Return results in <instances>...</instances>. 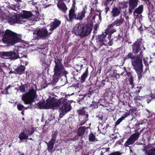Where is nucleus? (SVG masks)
<instances>
[{
	"instance_id": "1",
	"label": "nucleus",
	"mask_w": 155,
	"mask_h": 155,
	"mask_svg": "<svg viewBox=\"0 0 155 155\" xmlns=\"http://www.w3.org/2000/svg\"><path fill=\"white\" fill-rule=\"evenodd\" d=\"M21 36L10 30L7 29L2 39L3 42L8 45H13L20 41Z\"/></svg>"
},
{
	"instance_id": "2",
	"label": "nucleus",
	"mask_w": 155,
	"mask_h": 155,
	"mask_svg": "<svg viewBox=\"0 0 155 155\" xmlns=\"http://www.w3.org/2000/svg\"><path fill=\"white\" fill-rule=\"evenodd\" d=\"M92 28L91 25H86L83 24H77L74 27L73 31L76 35L84 37L89 34Z\"/></svg>"
},
{
	"instance_id": "3",
	"label": "nucleus",
	"mask_w": 155,
	"mask_h": 155,
	"mask_svg": "<svg viewBox=\"0 0 155 155\" xmlns=\"http://www.w3.org/2000/svg\"><path fill=\"white\" fill-rule=\"evenodd\" d=\"M33 16V14L29 12L25 11L24 12L23 15H18L13 16L9 20L8 22L11 25L14 23L23 24L26 21V18Z\"/></svg>"
},
{
	"instance_id": "4",
	"label": "nucleus",
	"mask_w": 155,
	"mask_h": 155,
	"mask_svg": "<svg viewBox=\"0 0 155 155\" xmlns=\"http://www.w3.org/2000/svg\"><path fill=\"white\" fill-rule=\"evenodd\" d=\"M54 74L53 75V80L54 82H56L60 78L63 73L65 74L67 72L64 70V67L60 61L57 60L55 62V65L54 68Z\"/></svg>"
},
{
	"instance_id": "5",
	"label": "nucleus",
	"mask_w": 155,
	"mask_h": 155,
	"mask_svg": "<svg viewBox=\"0 0 155 155\" xmlns=\"http://www.w3.org/2000/svg\"><path fill=\"white\" fill-rule=\"evenodd\" d=\"M132 64L137 74L139 79L140 80L142 78L143 74L142 57L136 58L133 59Z\"/></svg>"
},
{
	"instance_id": "6",
	"label": "nucleus",
	"mask_w": 155,
	"mask_h": 155,
	"mask_svg": "<svg viewBox=\"0 0 155 155\" xmlns=\"http://www.w3.org/2000/svg\"><path fill=\"white\" fill-rule=\"evenodd\" d=\"M66 99L63 98L60 99L53 98L48 99L46 100V106L48 108L52 109H56L59 107L62 103L66 102Z\"/></svg>"
},
{
	"instance_id": "7",
	"label": "nucleus",
	"mask_w": 155,
	"mask_h": 155,
	"mask_svg": "<svg viewBox=\"0 0 155 155\" xmlns=\"http://www.w3.org/2000/svg\"><path fill=\"white\" fill-rule=\"evenodd\" d=\"M36 96L35 91L34 89H31L29 92L23 94L21 99L25 104H30L34 101Z\"/></svg>"
},
{
	"instance_id": "8",
	"label": "nucleus",
	"mask_w": 155,
	"mask_h": 155,
	"mask_svg": "<svg viewBox=\"0 0 155 155\" xmlns=\"http://www.w3.org/2000/svg\"><path fill=\"white\" fill-rule=\"evenodd\" d=\"M51 33H48L47 29L44 28L37 29L33 32L34 38L35 39H37L40 38H47Z\"/></svg>"
},
{
	"instance_id": "9",
	"label": "nucleus",
	"mask_w": 155,
	"mask_h": 155,
	"mask_svg": "<svg viewBox=\"0 0 155 155\" xmlns=\"http://www.w3.org/2000/svg\"><path fill=\"white\" fill-rule=\"evenodd\" d=\"M133 51L134 54H139L137 56L135 57L134 58H139L140 57H142V55L143 51L145 50L143 45L140 42H136L133 45H132Z\"/></svg>"
},
{
	"instance_id": "10",
	"label": "nucleus",
	"mask_w": 155,
	"mask_h": 155,
	"mask_svg": "<svg viewBox=\"0 0 155 155\" xmlns=\"http://www.w3.org/2000/svg\"><path fill=\"white\" fill-rule=\"evenodd\" d=\"M106 33H104L99 37V41L101 42L102 45L111 46L113 44L112 39H111V35L107 37Z\"/></svg>"
},
{
	"instance_id": "11",
	"label": "nucleus",
	"mask_w": 155,
	"mask_h": 155,
	"mask_svg": "<svg viewBox=\"0 0 155 155\" xmlns=\"http://www.w3.org/2000/svg\"><path fill=\"white\" fill-rule=\"evenodd\" d=\"M21 53L19 51L18 52L14 51L13 52H0L1 55L4 57H8V58L12 59H16L18 57L20 58H22V57L20 55Z\"/></svg>"
},
{
	"instance_id": "12",
	"label": "nucleus",
	"mask_w": 155,
	"mask_h": 155,
	"mask_svg": "<svg viewBox=\"0 0 155 155\" xmlns=\"http://www.w3.org/2000/svg\"><path fill=\"white\" fill-rule=\"evenodd\" d=\"M62 105L60 107L59 112V117L62 118L67 112L69 111L71 109V106L70 104L67 103V100L64 103H62Z\"/></svg>"
},
{
	"instance_id": "13",
	"label": "nucleus",
	"mask_w": 155,
	"mask_h": 155,
	"mask_svg": "<svg viewBox=\"0 0 155 155\" xmlns=\"http://www.w3.org/2000/svg\"><path fill=\"white\" fill-rule=\"evenodd\" d=\"M140 133L139 132H137L133 134L128 139L125 143V146H127L128 145L133 143L135 141L139 138Z\"/></svg>"
},
{
	"instance_id": "14",
	"label": "nucleus",
	"mask_w": 155,
	"mask_h": 155,
	"mask_svg": "<svg viewBox=\"0 0 155 155\" xmlns=\"http://www.w3.org/2000/svg\"><path fill=\"white\" fill-rule=\"evenodd\" d=\"M139 0H129V12L131 14L133 10L137 7Z\"/></svg>"
},
{
	"instance_id": "15",
	"label": "nucleus",
	"mask_w": 155,
	"mask_h": 155,
	"mask_svg": "<svg viewBox=\"0 0 155 155\" xmlns=\"http://www.w3.org/2000/svg\"><path fill=\"white\" fill-rule=\"evenodd\" d=\"M57 5L58 7L61 11L64 13L66 12L67 8L63 0H59Z\"/></svg>"
},
{
	"instance_id": "16",
	"label": "nucleus",
	"mask_w": 155,
	"mask_h": 155,
	"mask_svg": "<svg viewBox=\"0 0 155 155\" xmlns=\"http://www.w3.org/2000/svg\"><path fill=\"white\" fill-rule=\"evenodd\" d=\"M107 126H108V125L105 123L103 124L102 123L99 124L97 127L98 130L100 133L104 134L106 132Z\"/></svg>"
},
{
	"instance_id": "17",
	"label": "nucleus",
	"mask_w": 155,
	"mask_h": 155,
	"mask_svg": "<svg viewBox=\"0 0 155 155\" xmlns=\"http://www.w3.org/2000/svg\"><path fill=\"white\" fill-rule=\"evenodd\" d=\"M61 22L60 21L55 19L50 24L51 28L50 30L52 31L58 27L60 24Z\"/></svg>"
},
{
	"instance_id": "18",
	"label": "nucleus",
	"mask_w": 155,
	"mask_h": 155,
	"mask_svg": "<svg viewBox=\"0 0 155 155\" xmlns=\"http://www.w3.org/2000/svg\"><path fill=\"white\" fill-rule=\"evenodd\" d=\"M74 8V4H73L72 7L69 11V20L70 21H72L74 18H75V16H76V15L75 14V10Z\"/></svg>"
},
{
	"instance_id": "19",
	"label": "nucleus",
	"mask_w": 155,
	"mask_h": 155,
	"mask_svg": "<svg viewBox=\"0 0 155 155\" xmlns=\"http://www.w3.org/2000/svg\"><path fill=\"white\" fill-rule=\"evenodd\" d=\"M55 141V139L54 138H52L48 143H47L48 145V151L52 152V149L53 148L54 144Z\"/></svg>"
},
{
	"instance_id": "20",
	"label": "nucleus",
	"mask_w": 155,
	"mask_h": 155,
	"mask_svg": "<svg viewBox=\"0 0 155 155\" xmlns=\"http://www.w3.org/2000/svg\"><path fill=\"white\" fill-rule=\"evenodd\" d=\"M120 13V11L118 8L114 7L112 9L111 15L113 17H115L118 16Z\"/></svg>"
},
{
	"instance_id": "21",
	"label": "nucleus",
	"mask_w": 155,
	"mask_h": 155,
	"mask_svg": "<svg viewBox=\"0 0 155 155\" xmlns=\"http://www.w3.org/2000/svg\"><path fill=\"white\" fill-rule=\"evenodd\" d=\"M86 13V11L84 9L81 12L79 13L78 15L75 16V18L77 20H82L85 17V14Z\"/></svg>"
},
{
	"instance_id": "22",
	"label": "nucleus",
	"mask_w": 155,
	"mask_h": 155,
	"mask_svg": "<svg viewBox=\"0 0 155 155\" xmlns=\"http://www.w3.org/2000/svg\"><path fill=\"white\" fill-rule=\"evenodd\" d=\"M143 5H141L139 6L134 10V17L136 16V13L140 14L142 13L143 10Z\"/></svg>"
},
{
	"instance_id": "23",
	"label": "nucleus",
	"mask_w": 155,
	"mask_h": 155,
	"mask_svg": "<svg viewBox=\"0 0 155 155\" xmlns=\"http://www.w3.org/2000/svg\"><path fill=\"white\" fill-rule=\"evenodd\" d=\"M144 150L146 151L147 155H155V150L154 149L149 148L146 150L145 149Z\"/></svg>"
},
{
	"instance_id": "24",
	"label": "nucleus",
	"mask_w": 155,
	"mask_h": 155,
	"mask_svg": "<svg viewBox=\"0 0 155 155\" xmlns=\"http://www.w3.org/2000/svg\"><path fill=\"white\" fill-rule=\"evenodd\" d=\"M19 138L20 140H23L27 139L28 138V135L27 134V132L26 133L24 132H22L19 135Z\"/></svg>"
},
{
	"instance_id": "25",
	"label": "nucleus",
	"mask_w": 155,
	"mask_h": 155,
	"mask_svg": "<svg viewBox=\"0 0 155 155\" xmlns=\"http://www.w3.org/2000/svg\"><path fill=\"white\" fill-rule=\"evenodd\" d=\"M88 75L87 70H86L81 77V82H84Z\"/></svg>"
},
{
	"instance_id": "26",
	"label": "nucleus",
	"mask_w": 155,
	"mask_h": 155,
	"mask_svg": "<svg viewBox=\"0 0 155 155\" xmlns=\"http://www.w3.org/2000/svg\"><path fill=\"white\" fill-rule=\"evenodd\" d=\"M116 26H119L121 25L124 22V20L122 18L120 19H117L114 21Z\"/></svg>"
},
{
	"instance_id": "27",
	"label": "nucleus",
	"mask_w": 155,
	"mask_h": 155,
	"mask_svg": "<svg viewBox=\"0 0 155 155\" xmlns=\"http://www.w3.org/2000/svg\"><path fill=\"white\" fill-rule=\"evenodd\" d=\"M85 129V128L84 127H81L79 128L78 131L79 136H81L84 134Z\"/></svg>"
},
{
	"instance_id": "28",
	"label": "nucleus",
	"mask_w": 155,
	"mask_h": 155,
	"mask_svg": "<svg viewBox=\"0 0 155 155\" xmlns=\"http://www.w3.org/2000/svg\"><path fill=\"white\" fill-rule=\"evenodd\" d=\"M127 2H120L119 5V8H127Z\"/></svg>"
},
{
	"instance_id": "29",
	"label": "nucleus",
	"mask_w": 155,
	"mask_h": 155,
	"mask_svg": "<svg viewBox=\"0 0 155 155\" xmlns=\"http://www.w3.org/2000/svg\"><path fill=\"white\" fill-rule=\"evenodd\" d=\"M116 30L113 28H107L106 30V31L105 33H106L107 34V35L108 34L109 35H110L112 34H113L114 32L116 31Z\"/></svg>"
},
{
	"instance_id": "30",
	"label": "nucleus",
	"mask_w": 155,
	"mask_h": 155,
	"mask_svg": "<svg viewBox=\"0 0 155 155\" xmlns=\"http://www.w3.org/2000/svg\"><path fill=\"white\" fill-rule=\"evenodd\" d=\"M77 112L78 114L81 115L86 114V117H88V115H87V112H86L84 110V109H80L77 111Z\"/></svg>"
},
{
	"instance_id": "31",
	"label": "nucleus",
	"mask_w": 155,
	"mask_h": 155,
	"mask_svg": "<svg viewBox=\"0 0 155 155\" xmlns=\"http://www.w3.org/2000/svg\"><path fill=\"white\" fill-rule=\"evenodd\" d=\"M89 139L90 141H94L95 140V136L93 134H91L89 136Z\"/></svg>"
},
{
	"instance_id": "32",
	"label": "nucleus",
	"mask_w": 155,
	"mask_h": 155,
	"mask_svg": "<svg viewBox=\"0 0 155 155\" xmlns=\"http://www.w3.org/2000/svg\"><path fill=\"white\" fill-rule=\"evenodd\" d=\"M143 98V97H140V96H137L134 98V100L136 102H139V101L142 100Z\"/></svg>"
},
{
	"instance_id": "33",
	"label": "nucleus",
	"mask_w": 155,
	"mask_h": 155,
	"mask_svg": "<svg viewBox=\"0 0 155 155\" xmlns=\"http://www.w3.org/2000/svg\"><path fill=\"white\" fill-rule=\"evenodd\" d=\"M24 106L20 104H18L17 105V108L19 110H22Z\"/></svg>"
},
{
	"instance_id": "34",
	"label": "nucleus",
	"mask_w": 155,
	"mask_h": 155,
	"mask_svg": "<svg viewBox=\"0 0 155 155\" xmlns=\"http://www.w3.org/2000/svg\"><path fill=\"white\" fill-rule=\"evenodd\" d=\"M20 61L21 62V65L22 66H25V65H26L28 64V62L24 59H21Z\"/></svg>"
},
{
	"instance_id": "35",
	"label": "nucleus",
	"mask_w": 155,
	"mask_h": 155,
	"mask_svg": "<svg viewBox=\"0 0 155 155\" xmlns=\"http://www.w3.org/2000/svg\"><path fill=\"white\" fill-rule=\"evenodd\" d=\"M34 132V129L32 128L29 130L28 132H27V134H28V136L32 134Z\"/></svg>"
},
{
	"instance_id": "36",
	"label": "nucleus",
	"mask_w": 155,
	"mask_h": 155,
	"mask_svg": "<svg viewBox=\"0 0 155 155\" xmlns=\"http://www.w3.org/2000/svg\"><path fill=\"white\" fill-rule=\"evenodd\" d=\"M134 57H135L133 58V54L131 53H130L128 54L127 56L125 58V59H126L128 58H131L132 59V60ZM132 61V60H131V61Z\"/></svg>"
},
{
	"instance_id": "37",
	"label": "nucleus",
	"mask_w": 155,
	"mask_h": 155,
	"mask_svg": "<svg viewBox=\"0 0 155 155\" xmlns=\"http://www.w3.org/2000/svg\"><path fill=\"white\" fill-rule=\"evenodd\" d=\"M150 96L152 99L155 98V89L151 91Z\"/></svg>"
},
{
	"instance_id": "38",
	"label": "nucleus",
	"mask_w": 155,
	"mask_h": 155,
	"mask_svg": "<svg viewBox=\"0 0 155 155\" xmlns=\"http://www.w3.org/2000/svg\"><path fill=\"white\" fill-rule=\"evenodd\" d=\"M115 25H116L115 24L114 22L108 25V28H112Z\"/></svg>"
},
{
	"instance_id": "39",
	"label": "nucleus",
	"mask_w": 155,
	"mask_h": 155,
	"mask_svg": "<svg viewBox=\"0 0 155 155\" xmlns=\"http://www.w3.org/2000/svg\"><path fill=\"white\" fill-rule=\"evenodd\" d=\"M20 90L22 92H24L25 91V88L23 86H21L19 87Z\"/></svg>"
},
{
	"instance_id": "40",
	"label": "nucleus",
	"mask_w": 155,
	"mask_h": 155,
	"mask_svg": "<svg viewBox=\"0 0 155 155\" xmlns=\"http://www.w3.org/2000/svg\"><path fill=\"white\" fill-rule=\"evenodd\" d=\"M122 120H122V118H120L116 122V125H118Z\"/></svg>"
},
{
	"instance_id": "41",
	"label": "nucleus",
	"mask_w": 155,
	"mask_h": 155,
	"mask_svg": "<svg viewBox=\"0 0 155 155\" xmlns=\"http://www.w3.org/2000/svg\"><path fill=\"white\" fill-rule=\"evenodd\" d=\"M114 0H107L106 4H110L111 5L113 3Z\"/></svg>"
},
{
	"instance_id": "42",
	"label": "nucleus",
	"mask_w": 155,
	"mask_h": 155,
	"mask_svg": "<svg viewBox=\"0 0 155 155\" xmlns=\"http://www.w3.org/2000/svg\"><path fill=\"white\" fill-rule=\"evenodd\" d=\"M129 115V114L128 113H126L123 116L121 117V118H122L123 120L124 119L127 117Z\"/></svg>"
},
{
	"instance_id": "43",
	"label": "nucleus",
	"mask_w": 155,
	"mask_h": 155,
	"mask_svg": "<svg viewBox=\"0 0 155 155\" xmlns=\"http://www.w3.org/2000/svg\"><path fill=\"white\" fill-rule=\"evenodd\" d=\"M107 150H106V149L105 148H103L101 149V155H103V153L104 152H105L106 151H107Z\"/></svg>"
},
{
	"instance_id": "44",
	"label": "nucleus",
	"mask_w": 155,
	"mask_h": 155,
	"mask_svg": "<svg viewBox=\"0 0 155 155\" xmlns=\"http://www.w3.org/2000/svg\"><path fill=\"white\" fill-rule=\"evenodd\" d=\"M25 69V68L24 66H22L21 67H20L19 68V70H21V72H23Z\"/></svg>"
},
{
	"instance_id": "45",
	"label": "nucleus",
	"mask_w": 155,
	"mask_h": 155,
	"mask_svg": "<svg viewBox=\"0 0 155 155\" xmlns=\"http://www.w3.org/2000/svg\"><path fill=\"white\" fill-rule=\"evenodd\" d=\"M57 132H55L52 135V138H54L55 139V138L56 137V136L57 135Z\"/></svg>"
},
{
	"instance_id": "46",
	"label": "nucleus",
	"mask_w": 155,
	"mask_h": 155,
	"mask_svg": "<svg viewBox=\"0 0 155 155\" xmlns=\"http://www.w3.org/2000/svg\"><path fill=\"white\" fill-rule=\"evenodd\" d=\"M12 86L9 85V86H8L5 89V90H6V91L7 93H8V89L11 87Z\"/></svg>"
},
{
	"instance_id": "47",
	"label": "nucleus",
	"mask_w": 155,
	"mask_h": 155,
	"mask_svg": "<svg viewBox=\"0 0 155 155\" xmlns=\"http://www.w3.org/2000/svg\"><path fill=\"white\" fill-rule=\"evenodd\" d=\"M143 61H144V63L145 64V65L147 64L148 62L147 61H146L145 60V59H143Z\"/></svg>"
},
{
	"instance_id": "48",
	"label": "nucleus",
	"mask_w": 155,
	"mask_h": 155,
	"mask_svg": "<svg viewBox=\"0 0 155 155\" xmlns=\"http://www.w3.org/2000/svg\"><path fill=\"white\" fill-rule=\"evenodd\" d=\"M133 80L131 79L130 81V83L131 84H133Z\"/></svg>"
},
{
	"instance_id": "49",
	"label": "nucleus",
	"mask_w": 155,
	"mask_h": 155,
	"mask_svg": "<svg viewBox=\"0 0 155 155\" xmlns=\"http://www.w3.org/2000/svg\"><path fill=\"white\" fill-rule=\"evenodd\" d=\"M78 139V137H75L73 139H72V140L74 141L76 139Z\"/></svg>"
},
{
	"instance_id": "50",
	"label": "nucleus",
	"mask_w": 155,
	"mask_h": 155,
	"mask_svg": "<svg viewBox=\"0 0 155 155\" xmlns=\"http://www.w3.org/2000/svg\"><path fill=\"white\" fill-rule=\"evenodd\" d=\"M102 120H104V119L103 118V117H101V118ZM107 118H106L105 119H104L105 120H106L107 119Z\"/></svg>"
},
{
	"instance_id": "51",
	"label": "nucleus",
	"mask_w": 155,
	"mask_h": 155,
	"mask_svg": "<svg viewBox=\"0 0 155 155\" xmlns=\"http://www.w3.org/2000/svg\"><path fill=\"white\" fill-rule=\"evenodd\" d=\"M106 10L107 11H107L109 10V8H106Z\"/></svg>"
},
{
	"instance_id": "52",
	"label": "nucleus",
	"mask_w": 155,
	"mask_h": 155,
	"mask_svg": "<svg viewBox=\"0 0 155 155\" xmlns=\"http://www.w3.org/2000/svg\"><path fill=\"white\" fill-rule=\"evenodd\" d=\"M106 150H107V151H108L110 148H106Z\"/></svg>"
},
{
	"instance_id": "53",
	"label": "nucleus",
	"mask_w": 155,
	"mask_h": 155,
	"mask_svg": "<svg viewBox=\"0 0 155 155\" xmlns=\"http://www.w3.org/2000/svg\"><path fill=\"white\" fill-rule=\"evenodd\" d=\"M150 101V100H148L147 101V103L148 104L149 103V102Z\"/></svg>"
},
{
	"instance_id": "54",
	"label": "nucleus",
	"mask_w": 155,
	"mask_h": 155,
	"mask_svg": "<svg viewBox=\"0 0 155 155\" xmlns=\"http://www.w3.org/2000/svg\"><path fill=\"white\" fill-rule=\"evenodd\" d=\"M21 114H22L23 115H24V112H23V111H22V112H21Z\"/></svg>"
},
{
	"instance_id": "55",
	"label": "nucleus",
	"mask_w": 155,
	"mask_h": 155,
	"mask_svg": "<svg viewBox=\"0 0 155 155\" xmlns=\"http://www.w3.org/2000/svg\"><path fill=\"white\" fill-rule=\"evenodd\" d=\"M15 0L16 1H19V2L21 1V0Z\"/></svg>"
},
{
	"instance_id": "56",
	"label": "nucleus",
	"mask_w": 155,
	"mask_h": 155,
	"mask_svg": "<svg viewBox=\"0 0 155 155\" xmlns=\"http://www.w3.org/2000/svg\"><path fill=\"white\" fill-rule=\"evenodd\" d=\"M29 139H30V140H33L32 139V138H30Z\"/></svg>"
},
{
	"instance_id": "57",
	"label": "nucleus",
	"mask_w": 155,
	"mask_h": 155,
	"mask_svg": "<svg viewBox=\"0 0 155 155\" xmlns=\"http://www.w3.org/2000/svg\"><path fill=\"white\" fill-rule=\"evenodd\" d=\"M37 16H38V13H37Z\"/></svg>"
},
{
	"instance_id": "58",
	"label": "nucleus",
	"mask_w": 155,
	"mask_h": 155,
	"mask_svg": "<svg viewBox=\"0 0 155 155\" xmlns=\"http://www.w3.org/2000/svg\"><path fill=\"white\" fill-rule=\"evenodd\" d=\"M84 124V123H83L82 124H81V125H82Z\"/></svg>"
},
{
	"instance_id": "59",
	"label": "nucleus",
	"mask_w": 155,
	"mask_h": 155,
	"mask_svg": "<svg viewBox=\"0 0 155 155\" xmlns=\"http://www.w3.org/2000/svg\"><path fill=\"white\" fill-rule=\"evenodd\" d=\"M20 48H21H21H22L21 47Z\"/></svg>"
},
{
	"instance_id": "60",
	"label": "nucleus",
	"mask_w": 155,
	"mask_h": 155,
	"mask_svg": "<svg viewBox=\"0 0 155 155\" xmlns=\"http://www.w3.org/2000/svg\"><path fill=\"white\" fill-rule=\"evenodd\" d=\"M35 21H37V20H35Z\"/></svg>"
}]
</instances>
